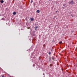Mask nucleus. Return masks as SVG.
Returning <instances> with one entry per match:
<instances>
[{
  "mask_svg": "<svg viewBox=\"0 0 77 77\" xmlns=\"http://www.w3.org/2000/svg\"><path fill=\"white\" fill-rule=\"evenodd\" d=\"M43 75H44L45 74H44V73H43Z\"/></svg>",
  "mask_w": 77,
  "mask_h": 77,
  "instance_id": "obj_18",
  "label": "nucleus"
},
{
  "mask_svg": "<svg viewBox=\"0 0 77 77\" xmlns=\"http://www.w3.org/2000/svg\"><path fill=\"white\" fill-rule=\"evenodd\" d=\"M49 61H51V57H49Z\"/></svg>",
  "mask_w": 77,
  "mask_h": 77,
  "instance_id": "obj_6",
  "label": "nucleus"
},
{
  "mask_svg": "<svg viewBox=\"0 0 77 77\" xmlns=\"http://www.w3.org/2000/svg\"><path fill=\"white\" fill-rule=\"evenodd\" d=\"M60 44H62V42H59Z\"/></svg>",
  "mask_w": 77,
  "mask_h": 77,
  "instance_id": "obj_11",
  "label": "nucleus"
},
{
  "mask_svg": "<svg viewBox=\"0 0 77 77\" xmlns=\"http://www.w3.org/2000/svg\"><path fill=\"white\" fill-rule=\"evenodd\" d=\"M52 60H54V59H55V57H52Z\"/></svg>",
  "mask_w": 77,
  "mask_h": 77,
  "instance_id": "obj_4",
  "label": "nucleus"
},
{
  "mask_svg": "<svg viewBox=\"0 0 77 77\" xmlns=\"http://www.w3.org/2000/svg\"><path fill=\"white\" fill-rule=\"evenodd\" d=\"M49 54L50 55L51 54V52H49Z\"/></svg>",
  "mask_w": 77,
  "mask_h": 77,
  "instance_id": "obj_13",
  "label": "nucleus"
},
{
  "mask_svg": "<svg viewBox=\"0 0 77 77\" xmlns=\"http://www.w3.org/2000/svg\"><path fill=\"white\" fill-rule=\"evenodd\" d=\"M69 4H70V5H73L74 1L73 0L69 2Z\"/></svg>",
  "mask_w": 77,
  "mask_h": 77,
  "instance_id": "obj_1",
  "label": "nucleus"
},
{
  "mask_svg": "<svg viewBox=\"0 0 77 77\" xmlns=\"http://www.w3.org/2000/svg\"><path fill=\"white\" fill-rule=\"evenodd\" d=\"M56 12H57V11H56Z\"/></svg>",
  "mask_w": 77,
  "mask_h": 77,
  "instance_id": "obj_17",
  "label": "nucleus"
},
{
  "mask_svg": "<svg viewBox=\"0 0 77 77\" xmlns=\"http://www.w3.org/2000/svg\"><path fill=\"white\" fill-rule=\"evenodd\" d=\"M4 2V1H3V0H2L1 1V3H3Z\"/></svg>",
  "mask_w": 77,
  "mask_h": 77,
  "instance_id": "obj_7",
  "label": "nucleus"
},
{
  "mask_svg": "<svg viewBox=\"0 0 77 77\" xmlns=\"http://www.w3.org/2000/svg\"><path fill=\"white\" fill-rule=\"evenodd\" d=\"M71 17H74V16H75L74 14H71Z\"/></svg>",
  "mask_w": 77,
  "mask_h": 77,
  "instance_id": "obj_2",
  "label": "nucleus"
},
{
  "mask_svg": "<svg viewBox=\"0 0 77 77\" xmlns=\"http://www.w3.org/2000/svg\"><path fill=\"white\" fill-rule=\"evenodd\" d=\"M49 0V1H52V0Z\"/></svg>",
  "mask_w": 77,
  "mask_h": 77,
  "instance_id": "obj_16",
  "label": "nucleus"
},
{
  "mask_svg": "<svg viewBox=\"0 0 77 77\" xmlns=\"http://www.w3.org/2000/svg\"><path fill=\"white\" fill-rule=\"evenodd\" d=\"M36 12H37V13H39V12H40V11L39 10H38L36 11Z\"/></svg>",
  "mask_w": 77,
  "mask_h": 77,
  "instance_id": "obj_3",
  "label": "nucleus"
},
{
  "mask_svg": "<svg viewBox=\"0 0 77 77\" xmlns=\"http://www.w3.org/2000/svg\"><path fill=\"white\" fill-rule=\"evenodd\" d=\"M2 77H5V75H2Z\"/></svg>",
  "mask_w": 77,
  "mask_h": 77,
  "instance_id": "obj_14",
  "label": "nucleus"
},
{
  "mask_svg": "<svg viewBox=\"0 0 77 77\" xmlns=\"http://www.w3.org/2000/svg\"><path fill=\"white\" fill-rule=\"evenodd\" d=\"M63 6H64V7L65 6H66V4H64L63 5Z\"/></svg>",
  "mask_w": 77,
  "mask_h": 77,
  "instance_id": "obj_9",
  "label": "nucleus"
},
{
  "mask_svg": "<svg viewBox=\"0 0 77 77\" xmlns=\"http://www.w3.org/2000/svg\"><path fill=\"white\" fill-rule=\"evenodd\" d=\"M30 20L31 21H33V20H34V19L33 18H31Z\"/></svg>",
  "mask_w": 77,
  "mask_h": 77,
  "instance_id": "obj_8",
  "label": "nucleus"
},
{
  "mask_svg": "<svg viewBox=\"0 0 77 77\" xmlns=\"http://www.w3.org/2000/svg\"><path fill=\"white\" fill-rule=\"evenodd\" d=\"M33 2V0H31V3H32Z\"/></svg>",
  "mask_w": 77,
  "mask_h": 77,
  "instance_id": "obj_12",
  "label": "nucleus"
},
{
  "mask_svg": "<svg viewBox=\"0 0 77 77\" xmlns=\"http://www.w3.org/2000/svg\"><path fill=\"white\" fill-rule=\"evenodd\" d=\"M38 28V26H37L36 27H35V30H36V29H37V28Z\"/></svg>",
  "mask_w": 77,
  "mask_h": 77,
  "instance_id": "obj_10",
  "label": "nucleus"
},
{
  "mask_svg": "<svg viewBox=\"0 0 77 77\" xmlns=\"http://www.w3.org/2000/svg\"><path fill=\"white\" fill-rule=\"evenodd\" d=\"M62 8H63V9H64V7H62Z\"/></svg>",
  "mask_w": 77,
  "mask_h": 77,
  "instance_id": "obj_15",
  "label": "nucleus"
},
{
  "mask_svg": "<svg viewBox=\"0 0 77 77\" xmlns=\"http://www.w3.org/2000/svg\"><path fill=\"white\" fill-rule=\"evenodd\" d=\"M13 14V15H16V14H17V13H16V12H14Z\"/></svg>",
  "mask_w": 77,
  "mask_h": 77,
  "instance_id": "obj_5",
  "label": "nucleus"
}]
</instances>
